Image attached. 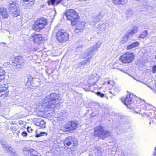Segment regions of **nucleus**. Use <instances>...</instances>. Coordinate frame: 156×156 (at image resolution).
Here are the masks:
<instances>
[{
	"instance_id": "1",
	"label": "nucleus",
	"mask_w": 156,
	"mask_h": 156,
	"mask_svg": "<svg viewBox=\"0 0 156 156\" xmlns=\"http://www.w3.org/2000/svg\"><path fill=\"white\" fill-rule=\"evenodd\" d=\"M60 100L59 95L55 93L46 96L42 101V105L45 113L49 115L48 116H52L54 110L59 108Z\"/></svg>"
},
{
	"instance_id": "2",
	"label": "nucleus",
	"mask_w": 156,
	"mask_h": 156,
	"mask_svg": "<svg viewBox=\"0 0 156 156\" xmlns=\"http://www.w3.org/2000/svg\"><path fill=\"white\" fill-rule=\"evenodd\" d=\"M101 44V43L100 41H98L93 46L90 47L88 49L87 53H85L83 57L84 58H86L87 56H88V58H87V59L80 62V63L81 65H85L87 63H89L94 55L93 53L98 51V49L99 48Z\"/></svg>"
},
{
	"instance_id": "3",
	"label": "nucleus",
	"mask_w": 156,
	"mask_h": 156,
	"mask_svg": "<svg viewBox=\"0 0 156 156\" xmlns=\"http://www.w3.org/2000/svg\"><path fill=\"white\" fill-rule=\"evenodd\" d=\"M111 133L107 130L103 129V127L99 126L94 128V134L96 136H98L100 138L104 139L110 136Z\"/></svg>"
},
{
	"instance_id": "4",
	"label": "nucleus",
	"mask_w": 156,
	"mask_h": 156,
	"mask_svg": "<svg viewBox=\"0 0 156 156\" xmlns=\"http://www.w3.org/2000/svg\"><path fill=\"white\" fill-rule=\"evenodd\" d=\"M65 15L67 19L71 21L72 25H75L78 19V14L76 11L73 9H68Z\"/></svg>"
},
{
	"instance_id": "5",
	"label": "nucleus",
	"mask_w": 156,
	"mask_h": 156,
	"mask_svg": "<svg viewBox=\"0 0 156 156\" xmlns=\"http://www.w3.org/2000/svg\"><path fill=\"white\" fill-rule=\"evenodd\" d=\"M47 24V19L44 17L38 18L35 21L34 24L32 26V29L39 31L45 27Z\"/></svg>"
},
{
	"instance_id": "6",
	"label": "nucleus",
	"mask_w": 156,
	"mask_h": 156,
	"mask_svg": "<svg viewBox=\"0 0 156 156\" xmlns=\"http://www.w3.org/2000/svg\"><path fill=\"white\" fill-rule=\"evenodd\" d=\"M24 60L21 56L14 57L12 61V63L16 69H20L22 68L24 65Z\"/></svg>"
},
{
	"instance_id": "7",
	"label": "nucleus",
	"mask_w": 156,
	"mask_h": 156,
	"mask_svg": "<svg viewBox=\"0 0 156 156\" xmlns=\"http://www.w3.org/2000/svg\"><path fill=\"white\" fill-rule=\"evenodd\" d=\"M78 122L76 121H68L65 125L64 127L61 128V130L67 132H72L76 129L78 125Z\"/></svg>"
},
{
	"instance_id": "8",
	"label": "nucleus",
	"mask_w": 156,
	"mask_h": 156,
	"mask_svg": "<svg viewBox=\"0 0 156 156\" xmlns=\"http://www.w3.org/2000/svg\"><path fill=\"white\" fill-rule=\"evenodd\" d=\"M134 58V55L132 53H126L122 55L120 57L122 62L124 63L131 62Z\"/></svg>"
},
{
	"instance_id": "9",
	"label": "nucleus",
	"mask_w": 156,
	"mask_h": 156,
	"mask_svg": "<svg viewBox=\"0 0 156 156\" xmlns=\"http://www.w3.org/2000/svg\"><path fill=\"white\" fill-rule=\"evenodd\" d=\"M56 38L59 43H62L69 40V34L67 32L60 31L56 34Z\"/></svg>"
},
{
	"instance_id": "10",
	"label": "nucleus",
	"mask_w": 156,
	"mask_h": 156,
	"mask_svg": "<svg viewBox=\"0 0 156 156\" xmlns=\"http://www.w3.org/2000/svg\"><path fill=\"white\" fill-rule=\"evenodd\" d=\"M22 152L25 156H41L40 154L35 150L29 147H24Z\"/></svg>"
},
{
	"instance_id": "11",
	"label": "nucleus",
	"mask_w": 156,
	"mask_h": 156,
	"mask_svg": "<svg viewBox=\"0 0 156 156\" xmlns=\"http://www.w3.org/2000/svg\"><path fill=\"white\" fill-rule=\"evenodd\" d=\"M17 6L18 5L16 2H12L9 5V11L11 14H14L15 16H17L19 14Z\"/></svg>"
},
{
	"instance_id": "12",
	"label": "nucleus",
	"mask_w": 156,
	"mask_h": 156,
	"mask_svg": "<svg viewBox=\"0 0 156 156\" xmlns=\"http://www.w3.org/2000/svg\"><path fill=\"white\" fill-rule=\"evenodd\" d=\"M64 144L65 147L69 146L71 144L73 147L76 146L77 145V141L76 138L74 137L69 136L66 138L64 141Z\"/></svg>"
},
{
	"instance_id": "13",
	"label": "nucleus",
	"mask_w": 156,
	"mask_h": 156,
	"mask_svg": "<svg viewBox=\"0 0 156 156\" xmlns=\"http://www.w3.org/2000/svg\"><path fill=\"white\" fill-rule=\"evenodd\" d=\"M134 99H136L137 101H138V99H140L139 98L137 97L136 95L132 94L127 95L124 100H122V101L124 102L125 105L127 106L128 105L132 103V100Z\"/></svg>"
},
{
	"instance_id": "14",
	"label": "nucleus",
	"mask_w": 156,
	"mask_h": 156,
	"mask_svg": "<svg viewBox=\"0 0 156 156\" xmlns=\"http://www.w3.org/2000/svg\"><path fill=\"white\" fill-rule=\"evenodd\" d=\"M99 78V76L97 74H92L90 76L88 80V83L90 85H94Z\"/></svg>"
},
{
	"instance_id": "15",
	"label": "nucleus",
	"mask_w": 156,
	"mask_h": 156,
	"mask_svg": "<svg viewBox=\"0 0 156 156\" xmlns=\"http://www.w3.org/2000/svg\"><path fill=\"white\" fill-rule=\"evenodd\" d=\"M35 2V0H20L21 5L26 7H31L34 5Z\"/></svg>"
},
{
	"instance_id": "16",
	"label": "nucleus",
	"mask_w": 156,
	"mask_h": 156,
	"mask_svg": "<svg viewBox=\"0 0 156 156\" xmlns=\"http://www.w3.org/2000/svg\"><path fill=\"white\" fill-rule=\"evenodd\" d=\"M78 20L76 21V23L74 25L76 26V32H78L82 30L85 27V23L83 21L79 22Z\"/></svg>"
},
{
	"instance_id": "17",
	"label": "nucleus",
	"mask_w": 156,
	"mask_h": 156,
	"mask_svg": "<svg viewBox=\"0 0 156 156\" xmlns=\"http://www.w3.org/2000/svg\"><path fill=\"white\" fill-rule=\"evenodd\" d=\"M33 37L34 38V42L36 44H39L41 43V41H42L43 37L41 34H34Z\"/></svg>"
},
{
	"instance_id": "18",
	"label": "nucleus",
	"mask_w": 156,
	"mask_h": 156,
	"mask_svg": "<svg viewBox=\"0 0 156 156\" xmlns=\"http://www.w3.org/2000/svg\"><path fill=\"white\" fill-rule=\"evenodd\" d=\"M112 2L116 5H124L127 3L128 0H112Z\"/></svg>"
},
{
	"instance_id": "19",
	"label": "nucleus",
	"mask_w": 156,
	"mask_h": 156,
	"mask_svg": "<svg viewBox=\"0 0 156 156\" xmlns=\"http://www.w3.org/2000/svg\"><path fill=\"white\" fill-rule=\"evenodd\" d=\"M0 14L3 18H7L8 17L7 10L4 8H0Z\"/></svg>"
},
{
	"instance_id": "20",
	"label": "nucleus",
	"mask_w": 156,
	"mask_h": 156,
	"mask_svg": "<svg viewBox=\"0 0 156 156\" xmlns=\"http://www.w3.org/2000/svg\"><path fill=\"white\" fill-rule=\"evenodd\" d=\"M62 1V0H48L47 2V3L48 5H50L53 6H57Z\"/></svg>"
},
{
	"instance_id": "21",
	"label": "nucleus",
	"mask_w": 156,
	"mask_h": 156,
	"mask_svg": "<svg viewBox=\"0 0 156 156\" xmlns=\"http://www.w3.org/2000/svg\"><path fill=\"white\" fill-rule=\"evenodd\" d=\"M138 30V27L137 26H133L131 29H129L127 32L128 33L131 35V36H133L134 34L137 32Z\"/></svg>"
},
{
	"instance_id": "22",
	"label": "nucleus",
	"mask_w": 156,
	"mask_h": 156,
	"mask_svg": "<svg viewBox=\"0 0 156 156\" xmlns=\"http://www.w3.org/2000/svg\"><path fill=\"white\" fill-rule=\"evenodd\" d=\"M132 37L131 35H130L127 32V33L124 34L122 38V43H124L127 42L129 40L130 38Z\"/></svg>"
},
{
	"instance_id": "23",
	"label": "nucleus",
	"mask_w": 156,
	"mask_h": 156,
	"mask_svg": "<svg viewBox=\"0 0 156 156\" xmlns=\"http://www.w3.org/2000/svg\"><path fill=\"white\" fill-rule=\"evenodd\" d=\"M2 147L5 148V150H6L8 152L10 153H13L14 154V152L12 151V148L10 146H8L7 144H5V143H2Z\"/></svg>"
},
{
	"instance_id": "24",
	"label": "nucleus",
	"mask_w": 156,
	"mask_h": 156,
	"mask_svg": "<svg viewBox=\"0 0 156 156\" xmlns=\"http://www.w3.org/2000/svg\"><path fill=\"white\" fill-rule=\"evenodd\" d=\"M139 45V43L138 42H135L132 43L131 44L128 45L127 47V49H130L134 48L138 46Z\"/></svg>"
},
{
	"instance_id": "25",
	"label": "nucleus",
	"mask_w": 156,
	"mask_h": 156,
	"mask_svg": "<svg viewBox=\"0 0 156 156\" xmlns=\"http://www.w3.org/2000/svg\"><path fill=\"white\" fill-rule=\"evenodd\" d=\"M1 64L0 63V81L4 79L5 75V72L2 69V67H1Z\"/></svg>"
},
{
	"instance_id": "26",
	"label": "nucleus",
	"mask_w": 156,
	"mask_h": 156,
	"mask_svg": "<svg viewBox=\"0 0 156 156\" xmlns=\"http://www.w3.org/2000/svg\"><path fill=\"white\" fill-rule=\"evenodd\" d=\"M20 106V107H22L23 108H24V109L27 111H30L31 110V108L30 105L28 104H25L23 105H21Z\"/></svg>"
},
{
	"instance_id": "27",
	"label": "nucleus",
	"mask_w": 156,
	"mask_h": 156,
	"mask_svg": "<svg viewBox=\"0 0 156 156\" xmlns=\"http://www.w3.org/2000/svg\"><path fill=\"white\" fill-rule=\"evenodd\" d=\"M148 35V32L147 30L143 31L139 36V37L141 38H144Z\"/></svg>"
},
{
	"instance_id": "28",
	"label": "nucleus",
	"mask_w": 156,
	"mask_h": 156,
	"mask_svg": "<svg viewBox=\"0 0 156 156\" xmlns=\"http://www.w3.org/2000/svg\"><path fill=\"white\" fill-rule=\"evenodd\" d=\"M8 86L7 84H2L0 85V92L5 90H7Z\"/></svg>"
},
{
	"instance_id": "29",
	"label": "nucleus",
	"mask_w": 156,
	"mask_h": 156,
	"mask_svg": "<svg viewBox=\"0 0 156 156\" xmlns=\"http://www.w3.org/2000/svg\"><path fill=\"white\" fill-rule=\"evenodd\" d=\"M8 92V90H6L4 91H2L0 92V97L2 96L3 97H5L8 95L7 92Z\"/></svg>"
},
{
	"instance_id": "30",
	"label": "nucleus",
	"mask_w": 156,
	"mask_h": 156,
	"mask_svg": "<svg viewBox=\"0 0 156 156\" xmlns=\"http://www.w3.org/2000/svg\"><path fill=\"white\" fill-rule=\"evenodd\" d=\"M101 16L100 15H98L97 16L93 18V21L94 23H96L101 19Z\"/></svg>"
},
{
	"instance_id": "31",
	"label": "nucleus",
	"mask_w": 156,
	"mask_h": 156,
	"mask_svg": "<svg viewBox=\"0 0 156 156\" xmlns=\"http://www.w3.org/2000/svg\"><path fill=\"white\" fill-rule=\"evenodd\" d=\"M121 64L118 62H115L114 63L113 65V68L119 69V66Z\"/></svg>"
},
{
	"instance_id": "32",
	"label": "nucleus",
	"mask_w": 156,
	"mask_h": 156,
	"mask_svg": "<svg viewBox=\"0 0 156 156\" xmlns=\"http://www.w3.org/2000/svg\"><path fill=\"white\" fill-rule=\"evenodd\" d=\"M145 10L147 12H149L150 13H152L153 8L149 5H147L145 8Z\"/></svg>"
},
{
	"instance_id": "33",
	"label": "nucleus",
	"mask_w": 156,
	"mask_h": 156,
	"mask_svg": "<svg viewBox=\"0 0 156 156\" xmlns=\"http://www.w3.org/2000/svg\"><path fill=\"white\" fill-rule=\"evenodd\" d=\"M98 28L101 31H104L106 28V25L104 23L102 25L99 26L98 27Z\"/></svg>"
},
{
	"instance_id": "34",
	"label": "nucleus",
	"mask_w": 156,
	"mask_h": 156,
	"mask_svg": "<svg viewBox=\"0 0 156 156\" xmlns=\"http://www.w3.org/2000/svg\"><path fill=\"white\" fill-rule=\"evenodd\" d=\"M40 127L42 128H44L45 127V122L43 120L41 121L40 122Z\"/></svg>"
},
{
	"instance_id": "35",
	"label": "nucleus",
	"mask_w": 156,
	"mask_h": 156,
	"mask_svg": "<svg viewBox=\"0 0 156 156\" xmlns=\"http://www.w3.org/2000/svg\"><path fill=\"white\" fill-rule=\"evenodd\" d=\"M96 94L98 96H100L101 98H103L104 96V94L101 93L100 92H97L96 93Z\"/></svg>"
},
{
	"instance_id": "36",
	"label": "nucleus",
	"mask_w": 156,
	"mask_h": 156,
	"mask_svg": "<svg viewBox=\"0 0 156 156\" xmlns=\"http://www.w3.org/2000/svg\"><path fill=\"white\" fill-rule=\"evenodd\" d=\"M21 135L23 137H25L27 135V133L26 131H24L21 133Z\"/></svg>"
},
{
	"instance_id": "37",
	"label": "nucleus",
	"mask_w": 156,
	"mask_h": 156,
	"mask_svg": "<svg viewBox=\"0 0 156 156\" xmlns=\"http://www.w3.org/2000/svg\"><path fill=\"white\" fill-rule=\"evenodd\" d=\"M113 89L114 90V92H118L119 91V89L115 87H113Z\"/></svg>"
},
{
	"instance_id": "38",
	"label": "nucleus",
	"mask_w": 156,
	"mask_h": 156,
	"mask_svg": "<svg viewBox=\"0 0 156 156\" xmlns=\"http://www.w3.org/2000/svg\"><path fill=\"white\" fill-rule=\"evenodd\" d=\"M152 71L153 73H155L156 71V66H154L152 67Z\"/></svg>"
},
{
	"instance_id": "39",
	"label": "nucleus",
	"mask_w": 156,
	"mask_h": 156,
	"mask_svg": "<svg viewBox=\"0 0 156 156\" xmlns=\"http://www.w3.org/2000/svg\"><path fill=\"white\" fill-rule=\"evenodd\" d=\"M27 131L29 132H30V133L31 132L32 130V128H31V127H27Z\"/></svg>"
},
{
	"instance_id": "40",
	"label": "nucleus",
	"mask_w": 156,
	"mask_h": 156,
	"mask_svg": "<svg viewBox=\"0 0 156 156\" xmlns=\"http://www.w3.org/2000/svg\"><path fill=\"white\" fill-rule=\"evenodd\" d=\"M152 40L154 42L156 43V36L152 38Z\"/></svg>"
},
{
	"instance_id": "41",
	"label": "nucleus",
	"mask_w": 156,
	"mask_h": 156,
	"mask_svg": "<svg viewBox=\"0 0 156 156\" xmlns=\"http://www.w3.org/2000/svg\"><path fill=\"white\" fill-rule=\"evenodd\" d=\"M40 133L41 136H43L45 134H46V133L43 132H41Z\"/></svg>"
},
{
	"instance_id": "42",
	"label": "nucleus",
	"mask_w": 156,
	"mask_h": 156,
	"mask_svg": "<svg viewBox=\"0 0 156 156\" xmlns=\"http://www.w3.org/2000/svg\"><path fill=\"white\" fill-rule=\"evenodd\" d=\"M40 136H41V135L40 133H36V135L35 136L36 137H39Z\"/></svg>"
},
{
	"instance_id": "43",
	"label": "nucleus",
	"mask_w": 156,
	"mask_h": 156,
	"mask_svg": "<svg viewBox=\"0 0 156 156\" xmlns=\"http://www.w3.org/2000/svg\"><path fill=\"white\" fill-rule=\"evenodd\" d=\"M36 125L39 126L40 127V122H37L35 123Z\"/></svg>"
},
{
	"instance_id": "44",
	"label": "nucleus",
	"mask_w": 156,
	"mask_h": 156,
	"mask_svg": "<svg viewBox=\"0 0 156 156\" xmlns=\"http://www.w3.org/2000/svg\"><path fill=\"white\" fill-rule=\"evenodd\" d=\"M154 156H156V147L155 148V152L154 153Z\"/></svg>"
},
{
	"instance_id": "45",
	"label": "nucleus",
	"mask_w": 156,
	"mask_h": 156,
	"mask_svg": "<svg viewBox=\"0 0 156 156\" xmlns=\"http://www.w3.org/2000/svg\"><path fill=\"white\" fill-rule=\"evenodd\" d=\"M96 114H97L96 113V114H94V112H93V113H91V115H92V116H95V115H96Z\"/></svg>"
},
{
	"instance_id": "46",
	"label": "nucleus",
	"mask_w": 156,
	"mask_h": 156,
	"mask_svg": "<svg viewBox=\"0 0 156 156\" xmlns=\"http://www.w3.org/2000/svg\"><path fill=\"white\" fill-rule=\"evenodd\" d=\"M110 81H108V82H107V84H110Z\"/></svg>"
},
{
	"instance_id": "47",
	"label": "nucleus",
	"mask_w": 156,
	"mask_h": 156,
	"mask_svg": "<svg viewBox=\"0 0 156 156\" xmlns=\"http://www.w3.org/2000/svg\"><path fill=\"white\" fill-rule=\"evenodd\" d=\"M109 92L111 93L112 94H115V93H113H113H112V91H110V92Z\"/></svg>"
},
{
	"instance_id": "48",
	"label": "nucleus",
	"mask_w": 156,
	"mask_h": 156,
	"mask_svg": "<svg viewBox=\"0 0 156 156\" xmlns=\"http://www.w3.org/2000/svg\"><path fill=\"white\" fill-rule=\"evenodd\" d=\"M136 0L137 1H140L141 0Z\"/></svg>"
},
{
	"instance_id": "49",
	"label": "nucleus",
	"mask_w": 156,
	"mask_h": 156,
	"mask_svg": "<svg viewBox=\"0 0 156 156\" xmlns=\"http://www.w3.org/2000/svg\"><path fill=\"white\" fill-rule=\"evenodd\" d=\"M1 105V103L0 102V106Z\"/></svg>"
},
{
	"instance_id": "50",
	"label": "nucleus",
	"mask_w": 156,
	"mask_h": 156,
	"mask_svg": "<svg viewBox=\"0 0 156 156\" xmlns=\"http://www.w3.org/2000/svg\"><path fill=\"white\" fill-rule=\"evenodd\" d=\"M155 58L156 59V55H155Z\"/></svg>"
},
{
	"instance_id": "51",
	"label": "nucleus",
	"mask_w": 156,
	"mask_h": 156,
	"mask_svg": "<svg viewBox=\"0 0 156 156\" xmlns=\"http://www.w3.org/2000/svg\"><path fill=\"white\" fill-rule=\"evenodd\" d=\"M61 118V117H59V119H60Z\"/></svg>"
},
{
	"instance_id": "52",
	"label": "nucleus",
	"mask_w": 156,
	"mask_h": 156,
	"mask_svg": "<svg viewBox=\"0 0 156 156\" xmlns=\"http://www.w3.org/2000/svg\"><path fill=\"white\" fill-rule=\"evenodd\" d=\"M101 87H100V88H101Z\"/></svg>"
}]
</instances>
